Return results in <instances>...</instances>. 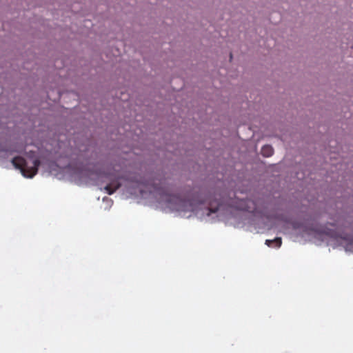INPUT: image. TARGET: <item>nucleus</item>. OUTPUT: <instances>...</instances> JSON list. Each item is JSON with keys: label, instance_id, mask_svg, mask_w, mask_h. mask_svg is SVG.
<instances>
[{"label": "nucleus", "instance_id": "f257e3e1", "mask_svg": "<svg viewBox=\"0 0 353 353\" xmlns=\"http://www.w3.org/2000/svg\"><path fill=\"white\" fill-rule=\"evenodd\" d=\"M129 194L140 196L150 202L156 203L157 207L166 212H176L179 215L189 218L194 215L201 220L210 221L223 209V204L219 202L215 196L203 198L196 196L191 199L170 194L167 190L157 188L149 183L136 182L128 188Z\"/></svg>", "mask_w": 353, "mask_h": 353}, {"label": "nucleus", "instance_id": "f03ea898", "mask_svg": "<svg viewBox=\"0 0 353 353\" xmlns=\"http://www.w3.org/2000/svg\"><path fill=\"white\" fill-rule=\"evenodd\" d=\"M230 205L236 210L251 213L250 223L258 230V232L270 230L278 221L283 220V216L263 199L244 200L236 198Z\"/></svg>", "mask_w": 353, "mask_h": 353}, {"label": "nucleus", "instance_id": "7ed1b4c3", "mask_svg": "<svg viewBox=\"0 0 353 353\" xmlns=\"http://www.w3.org/2000/svg\"><path fill=\"white\" fill-rule=\"evenodd\" d=\"M14 150L0 148V165H3L5 161L10 159L12 165L19 170L24 177L32 179L37 173L40 165L38 154L29 151L24 157H14Z\"/></svg>", "mask_w": 353, "mask_h": 353}, {"label": "nucleus", "instance_id": "20e7f679", "mask_svg": "<svg viewBox=\"0 0 353 353\" xmlns=\"http://www.w3.org/2000/svg\"><path fill=\"white\" fill-rule=\"evenodd\" d=\"M77 177L86 183H92L97 185H101L105 183L103 189L108 194H113L119 188L121 184L114 180L115 176L108 174L103 171L81 170L75 173Z\"/></svg>", "mask_w": 353, "mask_h": 353}, {"label": "nucleus", "instance_id": "39448f33", "mask_svg": "<svg viewBox=\"0 0 353 353\" xmlns=\"http://www.w3.org/2000/svg\"><path fill=\"white\" fill-rule=\"evenodd\" d=\"M328 243L333 248L342 247L346 252H353V237L343 232L331 234Z\"/></svg>", "mask_w": 353, "mask_h": 353}, {"label": "nucleus", "instance_id": "423d86ee", "mask_svg": "<svg viewBox=\"0 0 353 353\" xmlns=\"http://www.w3.org/2000/svg\"><path fill=\"white\" fill-rule=\"evenodd\" d=\"M282 243L281 238L276 237L274 240H266L265 245L268 247L280 248Z\"/></svg>", "mask_w": 353, "mask_h": 353}, {"label": "nucleus", "instance_id": "0eeeda50", "mask_svg": "<svg viewBox=\"0 0 353 353\" xmlns=\"http://www.w3.org/2000/svg\"><path fill=\"white\" fill-rule=\"evenodd\" d=\"M274 150L271 145H266L261 148V154L263 157H269L273 154Z\"/></svg>", "mask_w": 353, "mask_h": 353}, {"label": "nucleus", "instance_id": "6e6552de", "mask_svg": "<svg viewBox=\"0 0 353 353\" xmlns=\"http://www.w3.org/2000/svg\"><path fill=\"white\" fill-rule=\"evenodd\" d=\"M103 201L105 203V209H109L112 205V201L108 197H104Z\"/></svg>", "mask_w": 353, "mask_h": 353}]
</instances>
